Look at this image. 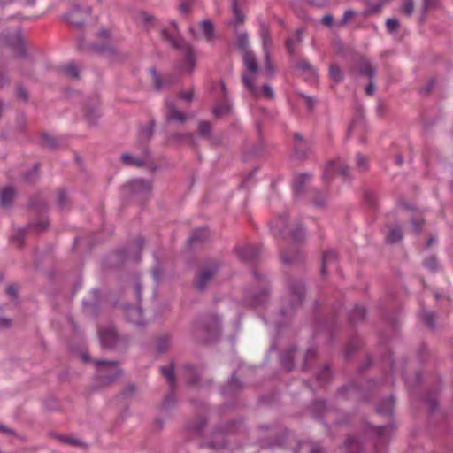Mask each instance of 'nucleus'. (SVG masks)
<instances>
[{"label": "nucleus", "mask_w": 453, "mask_h": 453, "mask_svg": "<svg viewBox=\"0 0 453 453\" xmlns=\"http://www.w3.org/2000/svg\"><path fill=\"white\" fill-rule=\"evenodd\" d=\"M161 37L171 46L182 50L184 54V61L180 69L182 72L190 73L196 65L193 49L188 44L183 43L179 38L176 24L173 23L169 29H163L161 31Z\"/></svg>", "instance_id": "obj_1"}, {"label": "nucleus", "mask_w": 453, "mask_h": 453, "mask_svg": "<svg viewBox=\"0 0 453 453\" xmlns=\"http://www.w3.org/2000/svg\"><path fill=\"white\" fill-rule=\"evenodd\" d=\"M63 72L65 75L71 78H78L79 68L73 63H69L63 67Z\"/></svg>", "instance_id": "obj_25"}, {"label": "nucleus", "mask_w": 453, "mask_h": 453, "mask_svg": "<svg viewBox=\"0 0 453 453\" xmlns=\"http://www.w3.org/2000/svg\"><path fill=\"white\" fill-rule=\"evenodd\" d=\"M14 197V190L11 187H7L2 190L0 193V205L3 207H7L12 203V201Z\"/></svg>", "instance_id": "obj_13"}, {"label": "nucleus", "mask_w": 453, "mask_h": 453, "mask_svg": "<svg viewBox=\"0 0 453 453\" xmlns=\"http://www.w3.org/2000/svg\"><path fill=\"white\" fill-rule=\"evenodd\" d=\"M373 91H374V87L372 85V83H370L366 88H365V92L368 96H372L373 94Z\"/></svg>", "instance_id": "obj_59"}, {"label": "nucleus", "mask_w": 453, "mask_h": 453, "mask_svg": "<svg viewBox=\"0 0 453 453\" xmlns=\"http://www.w3.org/2000/svg\"><path fill=\"white\" fill-rule=\"evenodd\" d=\"M166 108V117L169 120L183 122L186 119V115L177 111L173 104H167Z\"/></svg>", "instance_id": "obj_12"}, {"label": "nucleus", "mask_w": 453, "mask_h": 453, "mask_svg": "<svg viewBox=\"0 0 453 453\" xmlns=\"http://www.w3.org/2000/svg\"><path fill=\"white\" fill-rule=\"evenodd\" d=\"M241 259L250 261L258 256V250L255 247L249 246L239 250Z\"/></svg>", "instance_id": "obj_14"}, {"label": "nucleus", "mask_w": 453, "mask_h": 453, "mask_svg": "<svg viewBox=\"0 0 453 453\" xmlns=\"http://www.w3.org/2000/svg\"><path fill=\"white\" fill-rule=\"evenodd\" d=\"M180 10L181 12L186 13L189 10V5L188 4L183 3L180 5Z\"/></svg>", "instance_id": "obj_60"}, {"label": "nucleus", "mask_w": 453, "mask_h": 453, "mask_svg": "<svg viewBox=\"0 0 453 453\" xmlns=\"http://www.w3.org/2000/svg\"><path fill=\"white\" fill-rule=\"evenodd\" d=\"M330 370L328 368H325L324 371L321 372V374L319 375V380H325L327 379V377L330 376Z\"/></svg>", "instance_id": "obj_51"}, {"label": "nucleus", "mask_w": 453, "mask_h": 453, "mask_svg": "<svg viewBox=\"0 0 453 453\" xmlns=\"http://www.w3.org/2000/svg\"><path fill=\"white\" fill-rule=\"evenodd\" d=\"M266 296H267V293L266 292H264L261 296V299H256L254 304L255 305H259V304H262L265 299H266Z\"/></svg>", "instance_id": "obj_57"}, {"label": "nucleus", "mask_w": 453, "mask_h": 453, "mask_svg": "<svg viewBox=\"0 0 453 453\" xmlns=\"http://www.w3.org/2000/svg\"><path fill=\"white\" fill-rule=\"evenodd\" d=\"M207 236L206 229H198L191 236L190 241L192 242H200L205 239Z\"/></svg>", "instance_id": "obj_36"}, {"label": "nucleus", "mask_w": 453, "mask_h": 453, "mask_svg": "<svg viewBox=\"0 0 453 453\" xmlns=\"http://www.w3.org/2000/svg\"><path fill=\"white\" fill-rule=\"evenodd\" d=\"M386 27L389 32H393L399 27V22L395 19H388L386 22Z\"/></svg>", "instance_id": "obj_41"}, {"label": "nucleus", "mask_w": 453, "mask_h": 453, "mask_svg": "<svg viewBox=\"0 0 453 453\" xmlns=\"http://www.w3.org/2000/svg\"><path fill=\"white\" fill-rule=\"evenodd\" d=\"M357 165L362 170L366 169V167H367V158L365 156L361 155V154H357Z\"/></svg>", "instance_id": "obj_42"}, {"label": "nucleus", "mask_w": 453, "mask_h": 453, "mask_svg": "<svg viewBox=\"0 0 453 453\" xmlns=\"http://www.w3.org/2000/svg\"><path fill=\"white\" fill-rule=\"evenodd\" d=\"M151 74H152V77H153V82H154L155 88L157 90L160 89L163 87L162 86L161 79L157 76V74L156 73L155 70L151 71Z\"/></svg>", "instance_id": "obj_46"}, {"label": "nucleus", "mask_w": 453, "mask_h": 453, "mask_svg": "<svg viewBox=\"0 0 453 453\" xmlns=\"http://www.w3.org/2000/svg\"><path fill=\"white\" fill-rule=\"evenodd\" d=\"M63 441L69 444H76L78 441L76 440L71 439V438H63Z\"/></svg>", "instance_id": "obj_63"}, {"label": "nucleus", "mask_w": 453, "mask_h": 453, "mask_svg": "<svg viewBox=\"0 0 453 453\" xmlns=\"http://www.w3.org/2000/svg\"><path fill=\"white\" fill-rule=\"evenodd\" d=\"M365 317V309L363 306L357 305L352 311L349 319L352 323H357Z\"/></svg>", "instance_id": "obj_20"}, {"label": "nucleus", "mask_w": 453, "mask_h": 453, "mask_svg": "<svg viewBox=\"0 0 453 453\" xmlns=\"http://www.w3.org/2000/svg\"><path fill=\"white\" fill-rule=\"evenodd\" d=\"M142 19L146 23H150L154 18L147 13H143Z\"/></svg>", "instance_id": "obj_61"}, {"label": "nucleus", "mask_w": 453, "mask_h": 453, "mask_svg": "<svg viewBox=\"0 0 453 453\" xmlns=\"http://www.w3.org/2000/svg\"><path fill=\"white\" fill-rule=\"evenodd\" d=\"M310 453H321V450L318 447H313Z\"/></svg>", "instance_id": "obj_64"}, {"label": "nucleus", "mask_w": 453, "mask_h": 453, "mask_svg": "<svg viewBox=\"0 0 453 453\" xmlns=\"http://www.w3.org/2000/svg\"><path fill=\"white\" fill-rule=\"evenodd\" d=\"M354 12L348 10L344 12L342 22L346 23L349 19L354 16Z\"/></svg>", "instance_id": "obj_53"}, {"label": "nucleus", "mask_w": 453, "mask_h": 453, "mask_svg": "<svg viewBox=\"0 0 453 453\" xmlns=\"http://www.w3.org/2000/svg\"><path fill=\"white\" fill-rule=\"evenodd\" d=\"M237 47L242 50V53L249 50V38L247 34H240L237 36Z\"/></svg>", "instance_id": "obj_30"}, {"label": "nucleus", "mask_w": 453, "mask_h": 453, "mask_svg": "<svg viewBox=\"0 0 453 453\" xmlns=\"http://www.w3.org/2000/svg\"><path fill=\"white\" fill-rule=\"evenodd\" d=\"M95 364L98 367V375L104 383L115 380L121 374V371L115 362L96 360Z\"/></svg>", "instance_id": "obj_4"}, {"label": "nucleus", "mask_w": 453, "mask_h": 453, "mask_svg": "<svg viewBox=\"0 0 453 453\" xmlns=\"http://www.w3.org/2000/svg\"><path fill=\"white\" fill-rule=\"evenodd\" d=\"M293 298L295 300L296 305H300L303 302V285H298L293 288Z\"/></svg>", "instance_id": "obj_31"}, {"label": "nucleus", "mask_w": 453, "mask_h": 453, "mask_svg": "<svg viewBox=\"0 0 453 453\" xmlns=\"http://www.w3.org/2000/svg\"><path fill=\"white\" fill-rule=\"evenodd\" d=\"M198 131L200 133L201 135L203 136H206L209 134L210 131H211V125L209 122H201L199 124V127H198Z\"/></svg>", "instance_id": "obj_40"}, {"label": "nucleus", "mask_w": 453, "mask_h": 453, "mask_svg": "<svg viewBox=\"0 0 453 453\" xmlns=\"http://www.w3.org/2000/svg\"><path fill=\"white\" fill-rule=\"evenodd\" d=\"M265 51V69L269 74H272L273 72V66L270 60L268 50H264Z\"/></svg>", "instance_id": "obj_43"}, {"label": "nucleus", "mask_w": 453, "mask_h": 453, "mask_svg": "<svg viewBox=\"0 0 453 453\" xmlns=\"http://www.w3.org/2000/svg\"><path fill=\"white\" fill-rule=\"evenodd\" d=\"M333 20H334V19H333V17H332V16H330V15H326V16H324V17H323V19H322V23H323L324 25H326V26H328V27H329V26H331V25L333 24Z\"/></svg>", "instance_id": "obj_52"}, {"label": "nucleus", "mask_w": 453, "mask_h": 453, "mask_svg": "<svg viewBox=\"0 0 453 453\" xmlns=\"http://www.w3.org/2000/svg\"><path fill=\"white\" fill-rule=\"evenodd\" d=\"M403 12L409 17L411 15L413 9H414V4L412 0H404L403 4Z\"/></svg>", "instance_id": "obj_38"}, {"label": "nucleus", "mask_w": 453, "mask_h": 453, "mask_svg": "<svg viewBox=\"0 0 453 453\" xmlns=\"http://www.w3.org/2000/svg\"><path fill=\"white\" fill-rule=\"evenodd\" d=\"M162 375L167 380L170 388L173 389L175 384L173 367L172 365L161 367Z\"/></svg>", "instance_id": "obj_18"}, {"label": "nucleus", "mask_w": 453, "mask_h": 453, "mask_svg": "<svg viewBox=\"0 0 453 453\" xmlns=\"http://www.w3.org/2000/svg\"><path fill=\"white\" fill-rule=\"evenodd\" d=\"M205 330L209 334L217 335L219 332V321L218 318H211L210 324L205 326Z\"/></svg>", "instance_id": "obj_22"}, {"label": "nucleus", "mask_w": 453, "mask_h": 453, "mask_svg": "<svg viewBox=\"0 0 453 453\" xmlns=\"http://www.w3.org/2000/svg\"><path fill=\"white\" fill-rule=\"evenodd\" d=\"M180 97L182 99L186 100L187 102H190L193 98V91L188 90L186 92H182V93H180Z\"/></svg>", "instance_id": "obj_49"}, {"label": "nucleus", "mask_w": 453, "mask_h": 453, "mask_svg": "<svg viewBox=\"0 0 453 453\" xmlns=\"http://www.w3.org/2000/svg\"><path fill=\"white\" fill-rule=\"evenodd\" d=\"M9 81L8 78L0 73V88L4 87Z\"/></svg>", "instance_id": "obj_58"}, {"label": "nucleus", "mask_w": 453, "mask_h": 453, "mask_svg": "<svg viewBox=\"0 0 453 453\" xmlns=\"http://www.w3.org/2000/svg\"><path fill=\"white\" fill-rule=\"evenodd\" d=\"M349 168L345 165L344 161L341 158H337L336 160L328 162V164L326 165L323 173V179L326 181H328L334 173H340L343 176H347Z\"/></svg>", "instance_id": "obj_7"}, {"label": "nucleus", "mask_w": 453, "mask_h": 453, "mask_svg": "<svg viewBox=\"0 0 453 453\" xmlns=\"http://www.w3.org/2000/svg\"><path fill=\"white\" fill-rule=\"evenodd\" d=\"M152 134V128L151 127H147L145 129L142 131V135L145 138L150 137Z\"/></svg>", "instance_id": "obj_54"}, {"label": "nucleus", "mask_w": 453, "mask_h": 453, "mask_svg": "<svg viewBox=\"0 0 453 453\" xmlns=\"http://www.w3.org/2000/svg\"><path fill=\"white\" fill-rule=\"evenodd\" d=\"M329 75L335 82H339L343 79V73L337 65H331L329 68Z\"/></svg>", "instance_id": "obj_26"}, {"label": "nucleus", "mask_w": 453, "mask_h": 453, "mask_svg": "<svg viewBox=\"0 0 453 453\" xmlns=\"http://www.w3.org/2000/svg\"><path fill=\"white\" fill-rule=\"evenodd\" d=\"M57 199H58V204L63 207L65 206V201L66 199V194L65 192L60 190L58 193V196H57Z\"/></svg>", "instance_id": "obj_47"}, {"label": "nucleus", "mask_w": 453, "mask_h": 453, "mask_svg": "<svg viewBox=\"0 0 453 453\" xmlns=\"http://www.w3.org/2000/svg\"><path fill=\"white\" fill-rule=\"evenodd\" d=\"M297 67L303 71L310 72L311 73H309V74L311 75V77H316L315 69L311 65V64L307 60H305V59L300 60L297 64Z\"/></svg>", "instance_id": "obj_33"}, {"label": "nucleus", "mask_w": 453, "mask_h": 453, "mask_svg": "<svg viewBox=\"0 0 453 453\" xmlns=\"http://www.w3.org/2000/svg\"><path fill=\"white\" fill-rule=\"evenodd\" d=\"M169 345V337L167 335H164L159 337L157 341V348L158 351H165Z\"/></svg>", "instance_id": "obj_37"}, {"label": "nucleus", "mask_w": 453, "mask_h": 453, "mask_svg": "<svg viewBox=\"0 0 453 453\" xmlns=\"http://www.w3.org/2000/svg\"><path fill=\"white\" fill-rule=\"evenodd\" d=\"M257 89L258 90V95H257L256 96H264L265 97L269 99H272L274 96L273 90L268 85H264L261 88H258L257 87Z\"/></svg>", "instance_id": "obj_34"}, {"label": "nucleus", "mask_w": 453, "mask_h": 453, "mask_svg": "<svg viewBox=\"0 0 453 453\" xmlns=\"http://www.w3.org/2000/svg\"><path fill=\"white\" fill-rule=\"evenodd\" d=\"M121 161L127 165L142 166L144 164L142 158L134 157L132 155L125 153L121 155Z\"/></svg>", "instance_id": "obj_19"}, {"label": "nucleus", "mask_w": 453, "mask_h": 453, "mask_svg": "<svg viewBox=\"0 0 453 453\" xmlns=\"http://www.w3.org/2000/svg\"><path fill=\"white\" fill-rule=\"evenodd\" d=\"M243 63L246 72L242 74V82L252 96L258 95L255 81L258 75V65L254 54L250 50L243 52Z\"/></svg>", "instance_id": "obj_2"}, {"label": "nucleus", "mask_w": 453, "mask_h": 453, "mask_svg": "<svg viewBox=\"0 0 453 453\" xmlns=\"http://www.w3.org/2000/svg\"><path fill=\"white\" fill-rule=\"evenodd\" d=\"M345 447L348 453H359V442L353 437L347 438Z\"/></svg>", "instance_id": "obj_24"}, {"label": "nucleus", "mask_w": 453, "mask_h": 453, "mask_svg": "<svg viewBox=\"0 0 453 453\" xmlns=\"http://www.w3.org/2000/svg\"><path fill=\"white\" fill-rule=\"evenodd\" d=\"M423 319L428 326H434V314L432 312H424Z\"/></svg>", "instance_id": "obj_45"}, {"label": "nucleus", "mask_w": 453, "mask_h": 453, "mask_svg": "<svg viewBox=\"0 0 453 453\" xmlns=\"http://www.w3.org/2000/svg\"><path fill=\"white\" fill-rule=\"evenodd\" d=\"M358 69L360 73L366 75L368 77H372L374 74V69L372 66L371 63L365 58H360L358 63Z\"/></svg>", "instance_id": "obj_16"}, {"label": "nucleus", "mask_w": 453, "mask_h": 453, "mask_svg": "<svg viewBox=\"0 0 453 453\" xmlns=\"http://www.w3.org/2000/svg\"><path fill=\"white\" fill-rule=\"evenodd\" d=\"M42 142L44 145L49 147H56L58 145V139L55 136L48 134H42Z\"/></svg>", "instance_id": "obj_35"}, {"label": "nucleus", "mask_w": 453, "mask_h": 453, "mask_svg": "<svg viewBox=\"0 0 453 453\" xmlns=\"http://www.w3.org/2000/svg\"><path fill=\"white\" fill-rule=\"evenodd\" d=\"M394 401L390 398L378 407V412L389 414L392 412Z\"/></svg>", "instance_id": "obj_32"}, {"label": "nucleus", "mask_w": 453, "mask_h": 453, "mask_svg": "<svg viewBox=\"0 0 453 453\" xmlns=\"http://www.w3.org/2000/svg\"><path fill=\"white\" fill-rule=\"evenodd\" d=\"M259 33H260V37H261L262 42H263L264 50H267L268 46L271 43L269 29L267 28V27L263 25L260 27V32Z\"/></svg>", "instance_id": "obj_27"}, {"label": "nucleus", "mask_w": 453, "mask_h": 453, "mask_svg": "<svg viewBox=\"0 0 453 453\" xmlns=\"http://www.w3.org/2000/svg\"><path fill=\"white\" fill-rule=\"evenodd\" d=\"M232 8H233V11H234V13L237 22H240V23L243 22L244 17L241 13L240 10L237 7V0H232Z\"/></svg>", "instance_id": "obj_39"}, {"label": "nucleus", "mask_w": 453, "mask_h": 453, "mask_svg": "<svg viewBox=\"0 0 453 453\" xmlns=\"http://www.w3.org/2000/svg\"><path fill=\"white\" fill-rule=\"evenodd\" d=\"M101 342L104 348H111L116 345L118 336L114 328L109 327L99 331Z\"/></svg>", "instance_id": "obj_8"}, {"label": "nucleus", "mask_w": 453, "mask_h": 453, "mask_svg": "<svg viewBox=\"0 0 453 453\" xmlns=\"http://www.w3.org/2000/svg\"><path fill=\"white\" fill-rule=\"evenodd\" d=\"M300 42H301V32L299 30H297L296 32V35H294V37H290V38L287 39V41H286V47H287L288 51L292 54L295 50V45Z\"/></svg>", "instance_id": "obj_23"}, {"label": "nucleus", "mask_w": 453, "mask_h": 453, "mask_svg": "<svg viewBox=\"0 0 453 453\" xmlns=\"http://www.w3.org/2000/svg\"><path fill=\"white\" fill-rule=\"evenodd\" d=\"M4 46L8 48L16 58H21L26 53V44L19 33L6 37L4 40Z\"/></svg>", "instance_id": "obj_5"}, {"label": "nucleus", "mask_w": 453, "mask_h": 453, "mask_svg": "<svg viewBox=\"0 0 453 453\" xmlns=\"http://www.w3.org/2000/svg\"><path fill=\"white\" fill-rule=\"evenodd\" d=\"M423 226V220L422 219H414L411 222V226L413 228L414 232H418Z\"/></svg>", "instance_id": "obj_48"}, {"label": "nucleus", "mask_w": 453, "mask_h": 453, "mask_svg": "<svg viewBox=\"0 0 453 453\" xmlns=\"http://www.w3.org/2000/svg\"><path fill=\"white\" fill-rule=\"evenodd\" d=\"M336 254L334 251L328 250L326 251L323 254L322 257V267H321V273L325 274L326 272L327 267L336 260Z\"/></svg>", "instance_id": "obj_15"}, {"label": "nucleus", "mask_w": 453, "mask_h": 453, "mask_svg": "<svg viewBox=\"0 0 453 453\" xmlns=\"http://www.w3.org/2000/svg\"><path fill=\"white\" fill-rule=\"evenodd\" d=\"M424 265L426 267H427L428 269L430 270H434L436 268V265H437V262H436V259L435 257H430L428 258H426L424 262Z\"/></svg>", "instance_id": "obj_44"}, {"label": "nucleus", "mask_w": 453, "mask_h": 453, "mask_svg": "<svg viewBox=\"0 0 453 453\" xmlns=\"http://www.w3.org/2000/svg\"><path fill=\"white\" fill-rule=\"evenodd\" d=\"M281 260L285 264L294 263L296 259L294 257H289L285 253H281Z\"/></svg>", "instance_id": "obj_50"}, {"label": "nucleus", "mask_w": 453, "mask_h": 453, "mask_svg": "<svg viewBox=\"0 0 453 453\" xmlns=\"http://www.w3.org/2000/svg\"><path fill=\"white\" fill-rule=\"evenodd\" d=\"M231 111V106L228 103L225 102L214 108V115L216 117H221L228 114Z\"/></svg>", "instance_id": "obj_29"}, {"label": "nucleus", "mask_w": 453, "mask_h": 453, "mask_svg": "<svg viewBox=\"0 0 453 453\" xmlns=\"http://www.w3.org/2000/svg\"><path fill=\"white\" fill-rule=\"evenodd\" d=\"M127 319L136 325L142 324V311L139 307H132L127 310Z\"/></svg>", "instance_id": "obj_11"}, {"label": "nucleus", "mask_w": 453, "mask_h": 453, "mask_svg": "<svg viewBox=\"0 0 453 453\" xmlns=\"http://www.w3.org/2000/svg\"><path fill=\"white\" fill-rule=\"evenodd\" d=\"M217 265L215 263L203 267L197 278L195 280V287L199 290H203L207 284L212 280L217 273Z\"/></svg>", "instance_id": "obj_6"}, {"label": "nucleus", "mask_w": 453, "mask_h": 453, "mask_svg": "<svg viewBox=\"0 0 453 453\" xmlns=\"http://www.w3.org/2000/svg\"><path fill=\"white\" fill-rule=\"evenodd\" d=\"M388 429V426H379V427H377L378 435L380 438H382Z\"/></svg>", "instance_id": "obj_56"}, {"label": "nucleus", "mask_w": 453, "mask_h": 453, "mask_svg": "<svg viewBox=\"0 0 453 453\" xmlns=\"http://www.w3.org/2000/svg\"><path fill=\"white\" fill-rule=\"evenodd\" d=\"M88 14L89 9L81 11L79 7H75L67 14L66 19L71 25L80 27L83 24L85 17Z\"/></svg>", "instance_id": "obj_9"}, {"label": "nucleus", "mask_w": 453, "mask_h": 453, "mask_svg": "<svg viewBox=\"0 0 453 453\" xmlns=\"http://www.w3.org/2000/svg\"><path fill=\"white\" fill-rule=\"evenodd\" d=\"M311 180V176L307 173H302L296 176L294 180V189L296 192H300L304 185Z\"/></svg>", "instance_id": "obj_17"}, {"label": "nucleus", "mask_w": 453, "mask_h": 453, "mask_svg": "<svg viewBox=\"0 0 453 453\" xmlns=\"http://www.w3.org/2000/svg\"><path fill=\"white\" fill-rule=\"evenodd\" d=\"M6 292L8 295H10L11 296H16L17 295V288L15 286H9L7 288H6Z\"/></svg>", "instance_id": "obj_55"}, {"label": "nucleus", "mask_w": 453, "mask_h": 453, "mask_svg": "<svg viewBox=\"0 0 453 453\" xmlns=\"http://www.w3.org/2000/svg\"><path fill=\"white\" fill-rule=\"evenodd\" d=\"M201 29L207 41L213 39V25L209 20H204L201 23Z\"/></svg>", "instance_id": "obj_21"}, {"label": "nucleus", "mask_w": 453, "mask_h": 453, "mask_svg": "<svg viewBox=\"0 0 453 453\" xmlns=\"http://www.w3.org/2000/svg\"><path fill=\"white\" fill-rule=\"evenodd\" d=\"M271 230L274 234L283 235L285 238L290 237L293 241L299 242L304 238V231L299 226H288V219L280 217L271 223Z\"/></svg>", "instance_id": "obj_3"}, {"label": "nucleus", "mask_w": 453, "mask_h": 453, "mask_svg": "<svg viewBox=\"0 0 453 453\" xmlns=\"http://www.w3.org/2000/svg\"><path fill=\"white\" fill-rule=\"evenodd\" d=\"M18 96H19V97H20L23 100H27V95L26 91L23 90V89H19V90Z\"/></svg>", "instance_id": "obj_62"}, {"label": "nucleus", "mask_w": 453, "mask_h": 453, "mask_svg": "<svg viewBox=\"0 0 453 453\" xmlns=\"http://www.w3.org/2000/svg\"><path fill=\"white\" fill-rule=\"evenodd\" d=\"M403 238V233L398 227L392 228L387 235V241L390 243L396 242Z\"/></svg>", "instance_id": "obj_28"}, {"label": "nucleus", "mask_w": 453, "mask_h": 453, "mask_svg": "<svg viewBox=\"0 0 453 453\" xmlns=\"http://www.w3.org/2000/svg\"><path fill=\"white\" fill-rule=\"evenodd\" d=\"M127 186L134 193H147L151 189V183L142 179L131 180Z\"/></svg>", "instance_id": "obj_10"}]
</instances>
